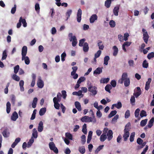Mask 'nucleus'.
I'll list each match as a JSON object with an SVG mask.
<instances>
[{
    "label": "nucleus",
    "mask_w": 154,
    "mask_h": 154,
    "mask_svg": "<svg viewBox=\"0 0 154 154\" xmlns=\"http://www.w3.org/2000/svg\"><path fill=\"white\" fill-rule=\"evenodd\" d=\"M106 134H103L100 136V139L101 141L103 142L106 139Z\"/></svg>",
    "instance_id": "30"
},
{
    "label": "nucleus",
    "mask_w": 154,
    "mask_h": 154,
    "mask_svg": "<svg viewBox=\"0 0 154 154\" xmlns=\"http://www.w3.org/2000/svg\"><path fill=\"white\" fill-rule=\"evenodd\" d=\"M16 97L14 95H11V101L13 104H14L15 101Z\"/></svg>",
    "instance_id": "64"
},
{
    "label": "nucleus",
    "mask_w": 154,
    "mask_h": 154,
    "mask_svg": "<svg viewBox=\"0 0 154 154\" xmlns=\"http://www.w3.org/2000/svg\"><path fill=\"white\" fill-rule=\"evenodd\" d=\"M24 82L23 80H21L19 82V85L20 87V90L21 91H24V89L23 87Z\"/></svg>",
    "instance_id": "25"
},
{
    "label": "nucleus",
    "mask_w": 154,
    "mask_h": 154,
    "mask_svg": "<svg viewBox=\"0 0 154 154\" xmlns=\"http://www.w3.org/2000/svg\"><path fill=\"white\" fill-rule=\"evenodd\" d=\"M113 133L112 130H109L107 134V139L108 140H110L113 137Z\"/></svg>",
    "instance_id": "18"
},
{
    "label": "nucleus",
    "mask_w": 154,
    "mask_h": 154,
    "mask_svg": "<svg viewBox=\"0 0 154 154\" xmlns=\"http://www.w3.org/2000/svg\"><path fill=\"white\" fill-rule=\"evenodd\" d=\"M98 45L100 49L103 50L104 48L103 45L102 44V42L101 41H98Z\"/></svg>",
    "instance_id": "39"
},
{
    "label": "nucleus",
    "mask_w": 154,
    "mask_h": 154,
    "mask_svg": "<svg viewBox=\"0 0 154 154\" xmlns=\"http://www.w3.org/2000/svg\"><path fill=\"white\" fill-rule=\"evenodd\" d=\"M140 116L141 117L146 116L147 115L146 111L144 110L141 111L140 114Z\"/></svg>",
    "instance_id": "49"
},
{
    "label": "nucleus",
    "mask_w": 154,
    "mask_h": 154,
    "mask_svg": "<svg viewBox=\"0 0 154 154\" xmlns=\"http://www.w3.org/2000/svg\"><path fill=\"white\" fill-rule=\"evenodd\" d=\"M131 126L130 123L129 122H128L125 125V129L124 131H129V127Z\"/></svg>",
    "instance_id": "51"
},
{
    "label": "nucleus",
    "mask_w": 154,
    "mask_h": 154,
    "mask_svg": "<svg viewBox=\"0 0 154 154\" xmlns=\"http://www.w3.org/2000/svg\"><path fill=\"white\" fill-rule=\"evenodd\" d=\"M69 40L70 42L72 41V46L75 47L77 43V40L75 36H73L72 33H69L68 35Z\"/></svg>",
    "instance_id": "2"
},
{
    "label": "nucleus",
    "mask_w": 154,
    "mask_h": 154,
    "mask_svg": "<svg viewBox=\"0 0 154 154\" xmlns=\"http://www.w3.org/2000/svg\"><path fill=\"white\" fill-rule=\"evenodd\" d=\"M111 86L109 85H107L105 86V90L106 91L108 92L109 93H111L110 90L112 89Z\"/></svg>",
    "instance_id": "33"
},
{
    "label": "nucleus",
    "mask_w": 154,
    "mask_h": 154,
    "mask_svg": "<svg viewBox=\"0 0 154 154\" xmlns=\"http://www.w3.org/2000/svg\"><path fill=\"white\" fill-rule=\"evenodd\" d=\"M75 107L79 111L82 110V107L80 103L78 101H76L75 103Z\"/></svg>",
    "instance_id": "20"
},
{
    "label": "nucleus",
    "mask_w": 154,
    "mask_h": 154,
    "mask_svg": "<svg viewBox=\"0 0 154 154\" xmlns=\"http://www.w3.org/2000/svg\"><path fill=\"white\" fill-rule=\"evenodd\" d=\"M34 142V140L32 137V138L29 140V141L28 143V147H29V146H31Z\"/></svg>",
    "instance_id": "58"
},
{
    "label": "nucleus",
    "mask_w": 154,
    "mask_h": 154,
    "mask_svg": "<svg viewBox=\"0 0 154 154\" xmlns=\"http://www.w3.org/2000/svg\"><path fill=\"white\" fill-rule=\"evenodd\" d=\"M109 78H104L103 80H100V82L103 83H107L109 82Z\"/></svg>",
    "instance_id": "47"
},
{
    "label": "nucleus",
    "mask_w": 154,
    "mask_h": 154,
    "mask_svg": "<svg viewBox=\"0 0 154 154\" xmlns=\"http://www.w3.org/2000/svg\"><path fill=\"white\" fill-rule=\"evenodd\" d=\"M89 47L88 43L87 42L84 43V45L83 47V50L84 52H87L89 50Z\"/></svg>",
    "instance_id": "24"
},
{
    "label": "nucleus",
    "mask_w": 154,
    "mask_h": 154,
    "mask_svg": "<svg viewBox=\"0 0 154 154\" xmlns=\"http://www.w3.org/2000/svg\"><path fill=\"white\" fill-rule=\"evenodd\" d=\"M79 152L82 154H83L85 152V149L84 146L79 147Z\"/></svg>",
    "instance_id": "34"
},
{
    "label": "nucleus",
    "mask_w": 154,
    "mask_h": 154,
    "mask_svg": "<svg viewBox=\"0 0 154 154\" xmlns=\"http://www.w3.org/2000/svg\"><path fill=\"white\" fill-rule=\"evenodd\" d=\"M7 54L6 53V51L5 50H4L2 53V60H5L7 57Z\"/></svg>",
    "instance_id": "41"
},
{
    "label": "nucleus",
    "mask_w": 154,
    "mask_h": 154,
    "mask_svg": "<svg viewBox=\"0 0 154 154\" xmlns=\"http://www.w3.org/2000/svg\"><path fill=\"white\" fill-rule=\"evenodd\" d=\"M81 142L82 144H84L86 142V137L84 135H82L81 137Z\"/></svg>",
    "instance_id": "50"
},
{
    "label": "nucleus",
    "mask_w": 154,
    "mask_h": 154,
    "mask_svg": "<svg viewBox=\"0 0 154 154\" xmlns=\"http://www.w3.org/2000/svg\"><path fill=\"white\" fill-rule=\"evenodd\" d=\"M113 55L116 56L117 55L118 53V48L116 46H114L113 47Z\"/></svg>",
    "instance_id": "26"
},
{
    "label": "nucleus",
    "mask_w": 154,
    "mask_h": 154,
    "mask_svg": "<svg viewBox=\"0 0 154 154\" xmlns=\"http://www.w3.org/2000/svg\"><path fill=\"white\" fill-rule=\"evenodd\" d=\"M109 57L108 56H106L104 59V64L106 65L108 64V61L109 60Z\"/></svg>",
    "instance_id": "36"
},
{
    "label": "nucleus",
    "mask_w": 154,
    "mask_h": 154,
    "mask_svg": "<svg viewBox=\"0 0 154 154\" xmlns=\"http://www.w3.org/2000/svg\"><path fill=\"white\" fill-rule=\"evenodd\" d=\"M85 80L86 79L85 77L83 76L81 77L79 79L77 82H78V83H81L82 82H83L84 81H85Z\"/></svg>",
    "instance_id": "54"
},
{
    "label": "nucleus",
    "mask_w": 154,
    "mask_h": 154,
    "mask_svg": "<svg viewBox=\"0 0 154 154\" xmlns=\"http://www.w3.org/2000/svg\"><path fill=\"white\" fill-rule=\"evenodd\" d=\"M20 69V67L19 65H17L14 68V72L15 74H17Z\"/></svg>",
    "instance_id": "52"
},
{
    "label": "nucleus",
    "mask_w": 154,
    "mask_h": 154,
    "mask_svg": "<svg viewBox=\"0 0 154 154\" xmlns=\"http://www.w3.org/2000/svg\"><path fill=\"white\" fill-rule=\"evenodd\" d=\"M103 68L98 67L94 72V75L96 76V75L100 74L102 72Z\"/></svg>",
    "instance_id": "10"
},
{
    "label": "nucleus",
    "mask_w": 154,
    "mask_h": 154,
    "mask_svg": "<svg viewBox=\"0 0 154 154\" xmlns=\"http://www.w3.org/2000/svg\"><path fill=\"white\" fill-rule=\"evenodd\" d=\"M137 142L138 144L141 145L142 144L143 142V140L140 138H138L137 140Z\"/></svg>",
    "instance_id": "62"
},
{
    "label": "nucleus",
    "mask_w": 154,
    "mask_h": 154,
    "mask_svg": "<svg viewBox=\"0 0 154 154\" xmlns=\"http://www.w3.org/2000/svg\"><path fill=\"white\" fill-rule=\"evenodd\" d=\"M10 85V83L8 82L6 85V88L4 89V92L5 94H8V87Z\"/></svg>",
    "instance_id": "61"
},
{
    "label": "nucleus",
    "mask_w": 154,
    "mask_h": 154,
    "mask_svg": "<svg viewBox=\"0 0 154 154\" xmlns=\"http://www.w3.org/2000/svg\"><path fill=\"white\" fill-rule=\"evenodd\" d=\"M27 47L25 46H23L22 48L21 53L22 57H24L26 56L27 53Z\"/></svg>",
    "instance_id": "12"
},
{
    "label": "nucleus",
    "mask_w": 154,
    "mask_h": 154,
    "mask_svg": "<svg viewBox=\"0 0 154 154\" xmlns=\"http://www.w3.org/2000/svg\"><path fill=\"white\" fill-rule=\"evenodd\" d=\"M135 133L134 132H132L131 134L130 138V142H132L134 140V137L135 136Z\"/></svg>",
    "instance_id": "42"
},
{
    "label": "nucleus",
    "mask_w": 154,
    "mask_h": 154,
    "mask_svg": "<svg viewBox=\"0 0 154 154\" xmlns=\"http://www.w3.org/2000/svg\"><path fill=\"white\" fill-rule=\"evenodd\" d=\"M18 116L17 113L16 112H14L12 114L11 117V119L13 121H15L18 118Z\"/></svg>",
    "instance_id": "19"
},
{
    "label": "nucleus",
    "mask_w": 154,
    "mask_h": 154,
    "mask_svg": "<svg viewBox=\"0 0 154 154\" xmlns=\"http://www.w3.org/2000/svg\"><path fill=\"white\" fill-rule=\"evenodd\" d=\"M140 111V109L139 108H137L135 110L134 112V115L135 116L136 118H137L138 117Z\"/></svg>",
    "instance_id": "55"
},
{
    "label": "nucleus",
    "mask_w": 154,
    "mask_h": 154,
    "mask_svg": "<svg viewBox=\"0 0 154 154\" xmlns=\"http://www.w3.org/2000/svg\"><path fill=\"white\" fill-rule=\"evenodd\" d=\"M110 26L111 28H113L115 27L116 26V23L114 21L112 20H111L109 23Z\"/></svg>",
    "instance_id": "46"
},
{
    "label": "nucleus",
    "mask_w": 154,
    "mask_h": 154,
    "mask_svg": "<svg viewBox=\"0 0 154 154\" xmlns=\"http://www.w3.org/2000/svg\"><path fill=\"white\" fill-rule=\"evenodd\" d=\"M32 131V136L34 138H37L38 137V132L36 129H33Z\"/></svg>",
    "instance_id": "32"
},
{
    "label": "nucleus",
    "mask_w": 154,
    "mask_h": 154,
    "mask_svg": "<svg viewBox=\"0 0 154 154\" xmlns=\"http://www.w3.org/2000/svg\"><path fill=\"white\" fill-rule=\"evenodd\" d=\"M124 134L123 135V137L124 138V140L126 141L127 140L129 136L130 133L128 131H124Z\"/></svg>",
    "instance_id": "11"
},
{
    "label": "nucleus",
    "mask_w": 154,
    "mask_h": 154,
    "mask_svg": "<svg viewBox=\"0 0 154 154\" xmlns=\"http://www.w3.org/2000/svg\"><path fill=\"white\" fill-rule=\"evenodd\" d=\"M46 111V108L45 107L42 108L40 109L39 111V114L42 116L44 115Z\"/></svg>",
    "instance_id": "29"
},
{
    "label": "nucleus",
    "mask_w": 154,
    "mask_h": 154,
    "mask_svg": "<svg viewBox=\"0 0 154 154\" xmlns=\"http://www.w3.org/2000/svg\"><path fill=\"white\" fill-rule=\"evenodd\" d=\"M86 128V124H84L82 126V131L85 134H86L87 133V129Z\"/></svg>",
    "instance_id": "38"
},
{
    "label": "nucleus",
    "mask_w": 154,
    "mask_h": 154,
    "mask_svg": "<svg viewBox=\"0 0 154 154\" xmlns=\"http://www.w3.org/2000/svg\"><path fill=\"white\" fill-rule=\"evenodd\" d=\"M124 81V85L125 87L129 86L130 84V79L128 77V74L126 72L123 73L122 76L121 78L118 81V83L122 84Z\"/></svg>",
    "instance_id": "1"
},
{
    "label": "nucleus",
    "mask_w": 154,
    "mask_h": 154,
    "mask_svg": "<svg viewBox=\"0 0 154 154\" xmlns=\"http://www.w3.org/2000/svg\"><path fill=\"white\" fill-rule=\"evenodd\" d=\"M117 113V111L115 110H112V111L108 115V118H111L114 115H115Z\"/></svg>",
    "instance_id": "37"
},
{
    "label": "nucleus",
    "mask_w": 154,
    "mask_h": 154,
    "mask_svg": "<svg viewBox=\"0 0 154 154\" xmlns=\"http://www.w3.org/2000/svg\"><path fill=\"white\" fill-rule=\"evenodd\" d=\"M97 89V88L96 87L93 86L92 85H90L88 88V91L91 92L94 95L97 94V93L96 91Z\"/></svg>",
    "instance_id": "6"
},
{
    "label": "nucleus",
    "mask_w": 154,
    "mask_h": 154,
    "mask_svg": "<svg viewBox=\"0 0 154 154\" xmlns=\"http://www.w3.org/2000/svg\"><path fill=\"white\" fill-rule=\"evenodd\" d=\"M2 134L4 137L7 138L9 136L10 133L8 129L7 128H5V129L2 132Z\"/></svg>",
    "instance_id": "7"
},
{
    "label": "nucleus",
    "mask_w": 154,
    "mask_h": 154,
    "mask_svg": "<svg viewBox=\"0 0 154 154\" xmlns=\"http://www.w3.org/2000/svg\"><path fill=\"white\" fill-rule=\"evenodd\" d=\"M152 79L151 78H149L148 79V81L146 82L145 86V89L146 90H148L149 88L150 84L151 82Z\"/></svg>",
    "instance_id": "17"
},
{
    "label": "nucleus",
    "mask_w": 154,
    "mask_h": 154,
    "mask_svg": "<svg viewBox=\"0 0 154 154\" xmlns=\"http://www.w3.org/2000/svg\"><path fill=\"white\" fill-rule=\"evenodd\" d=\"M66 137L69 140H72V135L69 133L67 132L65 133Z\"/></svg>",
    "instance_id": "35"
},
{
    "label": "nucleus",
    "mask_w": 154,
    "mask_h": 154,
    "mask_svg": "<svg viewBox=\"0 0 154 154\" xmlns=\"http://www.w3.org/2000/svg\"><path fill=\"white\" fill-rule=\"evenodd\" d=\"M21 22L23 23V26L24 27L26 26L27 23H26V20L25 19H23L22 18V19L21 20Z\"/></svg>",
    "instance_id": "63"
},
{
    "label": "nucleus",
    "mask_w": 154,
    "mask_h": 154,
    "mask_svg": "<svg viewBox=\"0 0 154 154\" xmlns=\"http://www.w3.org/2000/svg\"><path fill=\"white\" fill-rule=\"evenodd\" d=\"M82 15V11L80 8H79L78 11L77 17V21L79 23H80L81 20Z\"/></svg>",
    "instance_id": "8"
},
{
    "label": "nucleus",
    "mask_w": 154,
    "mask_h": 154,
    "mask_svg": "<svg viewBox=\"0 0 154 154\" xmlns=\"http://www.w3.org/2000/svg\"><path fill=\"white\" fill-rule=\"evenodd\" d=\"M130 101L131 104L132 105H134V103L135 101V99L134 96H131L130 100Z\"/></svg>",
    "instance_id": "45"
},
{
    "label": "nucleus",
    "mask_w": 154,
    "mask_h": 154,
    "mask_svg": "<svg viewBox=\"0 0 154 154\" xmlns=\"http://www.w3.org/2000/svg\"><path fill=\"white\" fill-rule=\"evenodd\" d=\"M49 147L51 150H53L55 153H58V150L57 147L55 146L54 143L53 142H50L49 144Z\"/></svg>",
    "instance_id": "5"
},
{
    "label": "nucleus",
    "mask_w": 154,
    "mask_h": 154,
    "mask_svg": "<svg viewBox=\"0 0 154 154\" xmlns=\"http://www.w3.org/2000/svg\"><path fill=\"white\" fill-rule=\"evenodd\" d=\"M97 16L96 14L92 15L90 18V21L91 23H93L94 22L95 20H97Z\"/></svg>",
    "instance_id": "14"
},
{
    "label": "nucleus",
    "mask_w": 154,
    "mask_h": 154,
    "mask_svg": "<svg viewBox=\"0 0 154 154\" xmlns=\"http://www.w3.org/2000/svg\"><path fill=\"white\" fill-rule=\"evenodd\" d=\"M143 33V40L147 44L148 39L149 37L147 32L144 29H143L142 30Z\"/></svg>",
    "instance_id": "4"
},
{
    "label": "nucleus",
    "mask_w": 154,
    "mask_h": 154,
    "mask_svg": "<svg viewBox=\"0 0 154 154\" xmlns=\"http://www.w3.org/2000/svg\"><path fill=\"white\" fill-rule=\"evenodd\" d=\"M72 10L69 9L67 10V11L66 13V20H67L70 17V16L72 14Z\"/></svg>",
    "instance_id": "28"
},
{
    "label": "nucleus",
    "mask_w": 154,
    "mask_h": 154,
    "mask_svg": "<svg viewBox=\"0 0 154 154\" xmlns=\"http://www.w3.org/2000/svg\"><path fill=\"white\" fill-rule=\"evenodd\" d=\"M104 146V145H101L99 146L96 149L95 151V153H97L99 151H100L101 149H102Z\"/></svg>",
    "instance_id": "43"
},
{
    "label": "nucleus",
    "mask_w": 154,
    "mask_h": 154,
    "mask_svg": "<svg viewBox=\"0 0 154 154\" xmlns=\"http://www.w3.org/2000/svg\"><path fill=\"white\" fill-rule=\"evenodd\" d=\"M53 102L54 103V106L55 108L56 109H59L60 105L58 102H60L59 101H57V97H54L53 99Z\"/></svg>",
    "instance_id": "9"
},
{
    "label": "nucleus",
    "mask_w": 154,
    "mask_h": 154,
    "mask_svg": "<svg viewBox=\"0 0 154 154\" xmlns=\"http://www.w3.org/2000/svg\"><path fill=\"white\" fill-rule=\"evenodd\" d=\"M85 41V38L82 39L79 41V46L82 47L83 46V44L84 43V42Z\"/></svg>",
    "instance_id": "56"
},
{
    "label": "nucleus",
    "mask_w": 154,
    "mask_h": 154,
    "mask_svg": "<svg viewBox=\"0 0 154 154\" xmlns=\"http://www.w3.org/2000/svg\"><path fill=\"white\" fill-rule=\"evenodd\" d=\"M11 104L9 102H8L6 104V112L7 113H9L11 109Z\"/></svg>",
    "instance_id": "23"
},
{
    "label": "nucleus",
    "mask_w": 154,
    "mask_h": 154,
    "mask_svg": "<svg viewBox=\"0 0 154 154\" xmlns=\"http://www.w3.org/2000/svg\"><path fill=\"white\" fill-rule=\"evenodd\" d=\"M43 122L42 121H40L39 123L38 127V131L39 132H41L43 131Z\"/></svg>",
    "instance_id": "22"
},
{
    "label": "nucleus",
    "mask_w": 154,
    "mask_h": 154,
    "mask_svg": "<svg viewBox=\"0 0 154 154\" xmlns=\"http://www.w3.org/2000/svg\"><path fill=\"white\" fill-rule=\"evenodd\" d=\"M96 120L95 118L94 117L93 118L89 117L88 116H85L82 117L81 120L83 122H90L92 121L93 120Z\"/></svg>",
    "instance_id": "3"
},
{
    "label": "nucleus",
    "mask_w": 154,
    "mask_h": 154,
    "mask_svg": "<svg viewBox=\"0 0 154 154\" xmlns=\"http://www.w3.org/2000/svg\"><path fill=\"white\" fill-rule=\"evenodd\" d=\"M154 122V117H152L149 121L147 126L149 128H151L153 125Z\"/></svg>",
    "instance_id": "27"
},
{
    "label": "nucleus",
    "mask_w": 154,
    "mask_h": 154,
    "mask_svg": "<svg viewBox=\"0 0 154 154\" xmlns=\"http://www.w3.org/2000/svg\"><path fill=\"white\" fill-rule=\"evenodd\" d=\"M16 5L15 4L14 7L12 8L11 10V13L12 14H14L15 13L16 10Z\"/></svg>",
    "instance_id": "57"
},
{
    "label": "nucleus",
    "mask_w": 154,
    "mask_h": 154,
    "mask_svg": "<svg viewBox=\"0 0 154 154\" xmlns=\"http://www.w3.org/2000/svg\"><path fill=\"white\" fill-rule=\"evenodd\" d=\"M22 60H24L25 63L26 65H28L30 63V60L29 57L28 56H25L23 57H22Z\"/></svg>",
    "instance_id": "21"
},
{
    "label": "nucleus",
    "mask_w": 154,
    "mask_h": 154,
    "mask_svg": "<svg viewBox=\"0 0 154 154\" xmlns=\"http://www.w3.org/2000/svg\"><path fill=\"white\" fill-rule=\"evenodd\" d=\"M130 112L129 110H127L125 114V118L126 119L128 118L130 116Z\"/></svg>",
    "instance_id": "60"
},
{
    "label": "nucleus",
    "mask_w": 154,
    "mask_h": 154,
    "mask_svg": "<svg viewBox=\"0 0 154 154\" xmlns=\"http://www.w3.org/2000/svg\"><path fill=\"white\" fill-rule=\"evenodd\" d=\"M149 64L147 63L146 60H144L142 66L143 67L145 68H148L149 66Z\"/></svg>",
    "instance_id": "44"
},
{
    "label": "nucleus",
    "mask_w": 154,
    "mask_h": 154,
    "mask_svg": "<svg viewBox=\"0 0 154 154\" xmlns=\"http://www.w3.org/2000/svg\"><path fill=\"white\" fill-rule=\"evenodd\" d=\"M119 10V5H117L116 6L114 7L113 10V12L114 15L116 16L118 15V12Z\"/></svg>",
    "instance_id": "16"
},
{
    "label": "nucleus",
    "mask_w": 154,
    "mask_h": 154,
    "mask_svg": "<svg viewBox=\"0 0 154 154\" xmlns=\"http://www.w3.org/2000/svg\"><path fill=\"white\" fill-rule=\"evenodd\" d=\"M115 106L117 109H119L122 106V104L121 102H119L117 104H114Z\"/></svg>",
    "instance_id": "59"
},
{
    "label": "nucleus",
    "mask_w": 154,
    "mask_h": 154,
    "mask_svg": "<svg viewBox=\"0 0 154 154\" xmlns=\"http://www.w3.org/2000/svg\"><path fill=\"white\" fill-rule=\"evenodd\" d=\"M147 57L149 59H150L151 58L154 57V52H152L149 53L147 56Z\"/></svg>",
    "instance_id": "53"
},
{
    "label": "nucleus",
    "mask_w": 154,
    "mask_h": 154,
    "mask_svg": "<svg viewBox=\"0 0 154 154\" xmlns=\"http://www.w3.org/2000/svg\"><path fill=\"white\" fill-rule=\"evenodd\" d=\"M72 69L73 71L71 72V75H74L76 73V71L77 70L78 67L77 66H73L72 67Z\"/></svg>",
    "instance_id": "48"
},
{
    "label": "nucleus",
    "mask_w": 154,
    "mask_h": 154,
    "mask_svg": "<svg viewBox=\"0 0 154 154\" xmlns=\"http://www.w3.org/2000/svg\"><path fill=\"white\" fill-rule=\"evenodd\" d=\"M12 78L13 79L17 82L19 81L20 79V77L17 76L16 74H14L12 75Z\"/></svg>",
    "instance_id": "31"
},
{
    "label": "nucleus",
    "mask_w": 154,
    "mask_h": 154,
    "mask_svg": "<svg viewBox=\"0 0 154 154\" xmlns=\"http://www.w3.org/2000/svg\"><path fill=\"white\" fill-rule=\"evenodd\" d=\"M147 121V119H145L142 120L140 123V125L142 127H143L145 126L146 124Z\"/></svg>",
    "instance_id": "40"
},
{
    "label": "nucleus",
    "mask_w": 154,
    "mask_h": 154,
    "mask_svg": "<svg viewBox=\"0 0 154 154\" xmlns=\"http://www.w3.org/2000/svg\"><path fill=\"white\" fill-rule=\"evenodd\" d=\"M137 91L135 93H134L133 94V95L136 98L138 97L141 94V91L140 87H137Z\"/></svg>",
    "instance_id": "13"
},
{
    "label": "nucleus",
    "mask_w": 154,
    "mask_h": 154,
    "mask_svg": "<svg viewBox=\"0 0 154 154\" xmlns=\"http://www.w3.org/2000/svg\"><path fill=\"white\" fill-rule=\"evenodd\" d=\"M37 85L38 87L39 88H42L44 87V83L43 81L41 79H39L37 83Z\"/></svg>",
    "instance_id": "15"
}]
</instances>
